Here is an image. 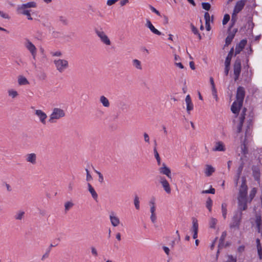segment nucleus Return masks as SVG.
<instances>
[{
	"label": "nucleus",
	"mask_w": 262,
	"mask_h": 262,
	"mask_svg": "<svg viewBox=\"0 0 262 262\" xmlns=\"http://www.w3.org/2000/svg\"><path fill=\"white\" fill-rule=\"evenodd\" d=\"M202 6L204 9L207 11H209L211 8V5L209 3H202Z\"/></svg>",
	"instance_id": "obj_41"
},
{
	"label": "nucleus",
	"mask_w": 262,
	"mask_h": 262,
	"mask_svg": "<svg viewBox=\"0 0 262 262\" xmlns=\"http://www.w3.org/2000/svg\"><path fill=\"white\" fill-rule=\"evenodd\" d=\"M243 167H244V163H242L241 164V165L239 166V167H238V169L237 170V173H236V178H235V180L236 184H237V183H238V181L239 180L240 176H241V174L242 173Z\"/></svg>",
	"instance_id": "obj_29"
},
{
	"label": "nucleus",
	"mask_w": 262,
	"mask_h": 262,
	"mask_svg": "<svg viewBox=\"0 0 262 262\" xmlns=\"http://www.w3.org/2000/svg\"><path fill=\"white\" fill-rule=\"evenodd\" d=\"M146 26L148 27L153 33L158 35H161V32L155 28L149 20H147Z\"/></svg>",
	"instance_id": "obj_20"
},
{
	"label": "nucleus",
	"mask_w": 262,
	"mask_h": 262,
	"mask_svg": "<svg viewBox=\"0 0 262 262\" xmlns=\"http://www.w3.org/2000/svg\"><path fill=\"white\" fill-rule=\"evenodd\" d=\"M243 213L241 211H234L229 224L231 229H239L242 220Z\"/></svg>",
	"instance_id": "obj_1"
},
{
	"label": "nucleus",
	"mask_w": 262,
	"mask_h": 262,
	"mask_svg": "<svg viewBox=\"0 0 262 262\" xmlns=\"http://www.w3.org/2000/svg\"><path fill=\"white\" fill-rule=\"evenodd\" d=\"M191 31L195 35H196L197 34H198L199 33V31L197 29V28L194 26V25H193L192 24H191Z\"/></svg>",
	"instance_id": "obj_56"
},
{
	"label": "nucleus",
	"mask_w": 262,
	"mask_h": 262,
	"mask_svg": "<svg viewBox=\"0 0 262 262\" xmlns=\"http://www.w3.org/2000/svg\"><path fill=\"white\" fill-rule=\"evenodd\" d=\"M215 171V169L210 165H206L205 169V174L207 177L211 176Z\"/></svg>",
	"instance_id": "obj_25"
},
{
	"label": "nucleus",
	"mask_w": 262,
	"mask_h": 262,
	"mask_svg": "<svg viewBox=\"0 0 262 262\" xmlns=\"http://www.w3.org/2000/svg\"><path fill=\"white\" fill-rule=\"evenodd\" d=\"M233 48H231L226 58L225 64H230L231 60L233 54Z\"/></svg>",
	"instance_id": "obj_31"
},
{
	"label": "nucleus",
	"mask_w": 262,
	"mask_h": 262,
	"mask_svg": "<svg viewBox=\"0 0 262 262\" xmlns=\"http://www.w3.org/2000/svg\"><path fill=\"white\" fill-rule=\"evenodd\" d=\"M26 161L33 165L35 164L36 163V155L34 153L27 155Z\"/></svg>",
	"instance_id": "obj_21"
},
{
	"label": "nucleus",
	"mask_w": 262,
	"mask_h": 262,
	"mask_svg": "<svg viewBox=\"0 0 262 262\" xmlns=\"http://www.w3.org/2000/svg\"><path fill=\"white\" fill-rule=\"evenodd\" d=\"M18 13H21L24 15L27 16V18L29 20H32V18L31 16L30 10H18Z\"/></svg>",
	"instance_id": "obj_32"
},
{
	"label": "nucleus",
	"mask_w": 262,
	"mask_h": 262,
	"mask_svg": "<svg viewBox=\"0 0 262 262\" xmlns=\"http://www.w3.org/2000/svg\"><path fill=\"white\" fill-rule=\"evenodd\" d=\"M243 125V123L239 122L237 126V133H239L242 132Z\"/></svg>",
	"instance_id": "obj_55"
},
{
	"label": "nucleus",
	"mask_w": 262,
	"mask_h": 262,
	"mask_svg": "<svg viewBox=\"0 0 262 262\" xmlns=\"http://www.w3.org/2000/svg\"><path fill=\"white\" fill-rule=\"evenodd\" d=\"M85 171L86 172V180L87 181H90L92 180V177L91 175L90 174L89 171L88 170V169H85Z\"/></svg>",
	"instance_id": "obj_52"
},
{
	"label": "nucleus",
	"mask_w": 262,
	"mask_h": 262,
	"mask_svg": "<svg viewBox=\"0 0 262 262\" xmlns=\"http://www.w3.org/2000/svg\"><path fill=\"white\" fill-rule=\"evenodd\" d=\"M133 64L138 70H141L142 69L141 62L138 59H135L133 60Z\"/></svg>",
	"instance_id": "obj_33"
},
{
	"label": "nucleus",
	"mask_w": 262,
	"mask_h": 262,
	"mask_svg": "<svg viewBox=\"0 0 262 262\" xmlns=\"http://www.w3.org/2000/svg\"><path fill=\"white\" fill-rule=\"evenodd\" d=\"M245 96V90L244 87L239 86L237 89L236 94V101L239 103V105H243V101Z\"/></svg>",
	"instance_id": "obj_7"
},
{
	"label": "nucleus",
	"mask_w": 262,
	"mask_h": 262,
	"mask_svg": "<svg viewBox=\"0 0 262 262\" xmlns=\"http://www.w3.org/2000/svg\"><path fill=\"white\" fill-rule=\"evenodd\" d=\"M217 223V220L215 218L211 217L209 222L210 227L214 229Z\"/></svg>",
	"instance_id": "obj_39"
},
{
	"label": "nucleus",
	"mask_w": 262,
	"mask_h": 262,
	"mask_svg": "<svg viewBox=\"0 0 262 262\" xmlns=\"http://www.w3.org/2000/svg\"><path fill=\"white\" fill-rule=\"evenodd\" d=\"M212 94L214 98H215V100L217 101L218 100V97L217 95V90L216 88L212 89Z\"/></svg>",
	"instance_id": "obj_47"
},
{
	"label": "nucleus",
	"mask_w": 262,
	"mask_h": 262,
	"mask_svg": "<svg viewBox=\"0 0 262 262\" xmlns=\"http://www.w3.org/2000/svg\"><path fill=\"white\" fill-rule=\"evenodd\" d=\"M222 216L224 220L227 217V204L226 203H223L221 206Z\"/></svg>",
	"instance_id": "obj_30"
},
{
	"label": "nucleus",
	"mask_w": 262,
	"mask_h": 262,
	"mask_svg": "<svg viewBox=\"0 0 262 262\" xmlns=\"http://www.w3.org/2000/svg\"><path fill=\"white\" fill-rule=\"evenodd\" d=\"M229 20H230V15L228 14H226L224 15L223 19V21H222L223 25H226L229 21Z\"/></svg>",
	"instance_id": "obj_43"
},
{
	"label": "nucleus",
	"mask_w": 262,
	"mask_h": 262,
	"mask_svg": "<svg viewBox=\"0 0 262 262\" xmlns=\"http://www.w3.org/2000/svg\"><path fill=\"white\" fill-rule=\"evenodd\" d=\"M213 150L224 151L225 147L223 143L221 141L216 142L215 147L213 148Z\"/></svg>",
	"instance_id": "obj_26"
},
{
	"label": "nucleus",
	"mask_w": 262,
	"mask_h": 262,
	"mask_svg": "<svg viewBox=\"0 0 262 262\" xmlns=\"http://www.w3.org/2000/svg\"><path fill=\"white\" fill-rule=\"evenodd\" d=\"M248 187L246 185V179L245 177L242 178V184L239 190L240 195H247Z\"/></svg>",
	"instance_id": "obj_12"
},
{
	"label": "nucleus",
	"mask_w": 262,
	"mask_h": 262,
	"mask_svg": "<svg viewBox=\"0 0 262 262\" xmlns=\"http://www.w3.org/2000/svg\"><path fill=\"white\" fill-rule=\"evenodd\" d=\"M237 29H235L233 30L232 32H229L228 36L225 39V46H229L231 42H232L233 39L234 38L236 33L237 32Z\"/></svg>",
	"instance_id": "obj_14"
},
{
	"label": "nucleus",
	"mask_w": 262,
	"mask_h": 262,
	"mask_svg": "<svg viewBox=\"0 0 262 262\" xmlns=\"http://www.w3.org/2000/svg\"><path fill=\"white\" fill-rule=\"evenodd\" d=\"M247 43L246 39H242L241 41L238 43L235 48V55L238 54L240 52L243 50V49L245 48V46Z\"/></svg>",
	"instance_id": "obj_17"
},
{
	"label": "nucleus",
	"mask_w": 262,
	"mask_h": 262,
	"mask_svg": "<svg viewBox=\"0 0 262 262\" xmlns=\"http://www.w3.org/2000/svg\"><path fill=\"white\" fill-rule=\"evenodd\" d=\"M114 214V212L111 213L110 215V219L112 225L114 227H116L120 224V220L116 216H115Z\"/></svg>",
	"instance_id": "obj_22"
},
{
	"label": "nucleus",
	"mask_w": 262,
	"mask_h": 262,
	"mask_svg": "<svg viewBox=\"0 0 262 262\" xmlns=\"http://www.w3.org/2000/svg\"><path fill=\"white\" fill-rule=\"evenodd\" d=\"M64 111L58 107H55L53 109L52 112L50 115L49 121L51 123H54L57 120L60 119L65 116Z\"/></svg>",
	"instance_id": "obj_2"
},
{
	"label": "nucleus",
	"mask_w": 262,
	"mask_h": 262,
	"mask_svg": "<svg viewBox=\"0 0 262 262\" xmlns=\"http://www.w3.org/2000/svg\"><path fill=\"white\" fill-rule=\"evenodd\" d=\"M256 243L257 249H262V247L260 244V239L259 238H257L256 239Z\"/></svg>",
	"instance_id": "obj_60"
},
{
	"label": "nucleus",
	"mask_w": 262,
	"mask_h": 262,
	"mask_svg": "<svg viewBox=\"0 0 262 262\" xmlns=\"http://www.w3.org/2000/svg\"><path fill=\"white\" fill-rule=\"evenodd\" d=\"M0 16L4 18L9 19V16L8 14L4 13L3 11H0Z\"/></svg>",
	"instance_id": "obj_58"
},
{
	"label": "nucleus",
	"mask_w": 262,
	"mask_h": 262,
	"mask_svg": "<svg viewBox=\"0 0 262 262\" xmlns=\"http://www.w3.org/2000/svg\"><path fill=\"white\" fill-rule=\"evenodd\" d=\"M252 176L254 180L256 181H260V169L257 166H253L252 167Z\"/></svg>",
	"instance_id": "obj_15"
},
{
	"label": "nucleus",
	"mask_w": 262,
	"mask_h": 262,
	"mask_svg": "<svg viewBox=\"0 0 262 262\" xmlns=\"http://www.w3.org/2000/svg\"><path fill=\"white\" fill-rule=\"evenodd\" d=\"M238 210L236 211H245L247 209V195H239L238 198Z\"/></svg>",
	"instance_id": "obj_6"
},
{
	"label": "nucleus",
	"mask_w": 262,
	"mask_h": 262,
	"mask_svg": "<svg viewBox=\"0 0 262 262\" xmlns=\"http://www.w3.org/2000/svg\"><path fill=\"white\" fill-rule=\"evenodd\" d=\"M157 217L156 213H151L150 220L153 223H155L156 221Z\"/></svg>",
	"instance_id": "obj_57"
},
{
	"label": "nucleus",
	"mask_w": 262,
	"mask_h": 262,
	"mask_svg": "<svg viewBox=\"0 0 262 262\" xmlns=\"http://www.w3.org/2000/svg\"><path fill=\"white\" fill-rule=\"evenodd\" d=\"M256 223L257 227H258V229H259L261 225V217L260 216L256 217Z\"/></svg>",
	"instance_id": "obj_48"
},
{
	"label": "nucleus",
	"mask_w": 262,
	"mask_h": 262,
	"mask_svg": "<svg viewBox=\"0 0 262 262\" xmlns=\"http://www.w3.org/2000/svg\"><path fill=\"white\" fill-rule=\"evenodd\" d=\"M256 193V190L255 188H253L250 191L249 197L250 198V202H251L255 195Z\"/></svg>",
	"instance_id": "obj_44"
},
{
	"label": "nucleus",
	"mask_w": 262,
	"mask_h": 262,
	"mask_svg": "<svg viewBox=\"0 0 262 262\" xmlns=\"http://www.w3.org/2000/svg\"><path fill=\"white\" fill-rule=\"evenodd\" d=\"M149 8L151 10V11L154 13H155L157 15L160 16V13L159 11H158L155 8H154L153 6L150 5Z\"/></svg>",
	"instance_id": "obj_51"
},
{
	"label": "nucleus",
	"mask_w": 262,
	"mask_h": 262,
	"mask_svg": "<svg viewBox=\"0 0 262 262\" xmlns=\"http://www.w3.org/2000/svg\"><path fill=\"white\" fill-rule=\"evenodd\" d=\"M245 119V114H241V116L239 117V122L244 123Z\"/></svg>",
	"instance_id": "obj_62"
},
{
	"label": "nucleus",
	"mask_w": 262,
	"mask_h": 262,
	"mask_svg": "<svg viewBox=\"0 0 262 262\" xmlns=\"http://www.w3.org/2000/svg\"><path fill=\"white\" fill-rule=\"evenodd\" d=\"M154 155H155V157L156 159H158V158L159 159L160 156L157 151L156 147H154Z\"/></svg>",
	"instance_id": "obj_63"
},
{
	"label": "nucleus",
	"mask_w": 262,
	"mask_h": 262,
	"mask_svg": "<svg viewBox=\"0 0 262 262\" xmlns=\"http://www.w3.org/2000/svg\"><path fill=\"white\" fill-rule=\"evenodd\" d=\"M150 204L151 205L150 206V212L151 213H155L156 211V207L155 206V203L154 202H150Z\"/></svg>",
	"instance_id": "obj_46"
},
{
	"label": "nucleus",
	"mask_w": 262,
	"mask_h": 262,
	"mask_svg": "<svg viewBox=\"0 0 262 262\" xmlns=\"http://www.w3.org/2000/svg\"><path fill=\"white\" fill-rule=\"evenodd\" d=\"M246 3V0H241L238 1L234 7L233 12L232 15V19L231 21H232V24L230 26L229 28V31L231 29V28L233 27L235 19H234V15H236L237 13H238L244 8Z\"/></svg>",
	"instance_id": "obj_3"
},
{
	"label": "nucleus",
	"mask_w": 262,
	"mask_h": 262,
	"mask_svg": "<svg viewBox=\"0 0 262 262\" xmlns=\"http://www.w3.org/2000/svg\"><path fill=\"white\" fill-rule=\"evenodd\" d=\"M35 114L39 118L40 121L43 124H46V120L47 118V114L40 110L35 111Z\"/></svg>",
	"instance_id": "obj_13"
},
{
	"label": "nucleus",
	"mask_w": 262,
	"mask_h": 262,
	"mask_svg": "<svg viewBox=\"0 0 262 262\" xmlns=\"http://www.w3.org/2000/svg\"><path fill=\"white\" fill-rule=\"evenodd\" d=\"M144 141L147 143H149V137L148 134L146 133L144 134Z\"/></svg>",
	"instance_id": "obj_61"
},
{
	"label": "nucleus",
	"mask_w": 262,
	"mask_h": 262,
	"mask_svg": "<svg viewBox=\"0 0 262 262\" xmlns=\"http://www.w3.org/2000/svg\"><path fill=\"white\" fill-rule=\"evenodd\" d=\"M95 33L104 44L107 46L111 45V42L110 39L103 31L101 30L96 29Z\"/></svg>",
	"instance_id": "obj_9"
},
{
	"label": "nucleus",
	"mask_w": 262,
	"mask_h": 262,
	"mask_svg": "<svg viewBox=\"0 0 262 262\" xmlns=\"http://www.w3.org/2000/svg\"><path fill=\"white\" fill-rule=\"evenodd\" d=\"M241 60L237 58L234 62L233 65L234 79L236 81L238 79L241 72Z\"/></svg>",
	"instance_id": "obj_8"
},
{
	"label": "nucleus",
	"mask_w": 262,
	"mask_h": 262,
	"mask_svg": "<svg viewBox=\"0 0 262 262\" xmlns=\"http://www.w3.org/2000/svg\"><path fill=\"white\" fill-rule=\"evenodd\" d=\"M242 106V105H239L237 101H235L231 105V111L234 114H238Z\"/></svg>",
	"instance_id": "obj_24"
},
{
	"label": "nucleus",
	"mask_w": 262,
	"mask_h": 262,
	"mask_svg": "<svg viewBox=\"0 0 262 262\" xmlns=\"http://www.w3.org/2000/svg\"><path fill=\"white\" fill-rule=\"evenodd\" d=\"M18 82L19 85H26L29 84V82L26 78L23 76H20L18 79Z\"/></svg>",
	"instance_id": "obj_35"
},
{
	"label": "nucleus",
	"mask_w": 262,
	"mask_h": 262,
	"mask_svg": "<svg viewBox=\"0 0 262 262\" xmlns=\"http://www.w3.org/2000/svg\"><path fill=\"white\" fill-rule=\"evenodd\" d=\"M134 203L136 209L139 210L140 209V201L138 196L137 195L135 196Z\"/></svg>",
	"instance_id": "obj_38"
},
{
	"label": "nucleus",
	"mask_w": 262,
	"mask_h": 262,
	"mask_svg": "<svg viewBox=\"0 0 262 262\" xmlns=\"http://www.w3.org/2000/svg\"><path fill=\"white\" fill-rule=\"evenodd\" d=\"M241 150H242V153L243 155H246L248 153V149L246 147V145L245 143H243L241 145Z\"/></svg>",
	"instance_id": "obj_42"
},
{
	"label": "nucleus",
	"mask_w": 262,
	"mask_h": 262,
	"mask_svg": "<svg viewBox=\"0 0 262 262\" xmlns=\"http://www.w3.org/2000/svg\"><path fill=\"white\" fill-rule=\"evenodd\" d=\"M213 202L210 198H208L206 202V207L208 209L209 212H211L212 210V206Z\"/></svg>",
	"instance_id": "obj_37"
},
{
	"label": "nucleus",
	"mask_w": 262,
	"mask_h": 262,
	"mask_svg": "<svg viewBox=\"0 0 262 262\" xmlns=\"http://www.w3.org/2000/svg\"><path fill=\"white\" fill-rule=\"evenodd\" d=\"M35 7H36V3L34 2H30L18 6V10H27L26 9L28 8Z\"/></svg>",
	"instance_id": "obj_19"
},
{
	"label": "nucleus",
	"mask_w": 262,
	"mask_h": 262,
	"mask_svg": "<svg viewBox=\"0 0 262 262\" xmlns=\"http://www.w3.org/2000/svg\"><path fill=\"white\" fill-rule=\"evenodd\" d=\"M8 94L9 96L12 98H15L18 95L17 92L13 89L8 90Z\"/></svg>",
	"instance_id": "obj_34"
},
{
	"label": "nucleus",
	"mask_w": 262,
	"mask_h": 262,
	"mask_svg": "<svg viewBox=\"0 0 262 262\" xmlns=\"http://www.w3.org/2000/svg\"><path fill=\"white\" fill-rule=\"evenodd\" d=\"M230 64H225L224 73L226 76H227L228 75L229 71L230 70Z\"/></svg>",
	"instance_id": "obj_49"
},
{
	"label": "nucleus",
	"mask_w": 262,
	"mask_h": 262,
	"mask_svg": "<svg viewBox=\"0 0 262 262\" xmlns=\"http://www.w3.org/2000/svg\"><path fill=\"white\" fill-rule=\"evenodd\" d=\"M74 206V204L71 202H67L64 204L65 211H68L71 208Z\"/></svg>",
	"instance_id": "obj_40"
},
{
	"label": "nucleus",
	"mask_w": 262,
	"mask_h": 262,
	"mask_svg": "<svg viewBox=\"0 0 262 262\" xmlns=\"http://www.w3.org/2000/svg\"><path fill=\"white\" fill-rule=\"evenodd\" d=\"M54 63L56 70L60 73L63 72L69 67L68 61L66 59H55Z\"/></svg>",
	"instance_id": "obj_4"
},
{
	"label": "nucleus",
	"mask_w": 262,
	"mask_h": 262,
	"mask_svg": "<svg viewBox=\"0 0 262 262\" xmlns=\"http://www.w3.org/2000/svg\"><path fill=\"white\" fill-rule=\"evenodd\" d=\"M100 102L102 103L104 107H108L110 105V103L108 99L104 96H100Z\"/></svg>",
	"instance_id": "obj_28"
},
{
	"label": "nucleus",
	"mask_w": 262,
	"mask_h": 262,
	"mask_svg": "<svg viewBox=\"0 0 262 262\" xmlns=\"http://www.w3.org/2000/svg\"><path fill=\"white\" fill-rule=\"evenodd\" d=\"M159 172L160 173L166 176L168 178L172 179L171 170L165 163H163L162 166L159 168Z\"/></svg>",
	"instance_id": "obj_11"
},
{
	"label": "nucleus",
	"mask_w": 262,
	"mask_h": 262,
	"mask_svg": "<svg viewBox=\"0 0 262 262\" xmlns=\"http://www.w3.org/2000/svg\"><path fill=\"white\" fill-rule=\"evenodd\" d=\"M227 235V233L226 231H224L222 232V235L220 238L219 244V249L222 248L223 247L224 245V242L225 240V238ZM219 253V250H218L217 254Z\"/></svg>",
	"instance_id": "obj_27"
},
{
	"label": "nucleus",
	"mask_w": 262,
	"mask_h": 262,
	"mask_svg": "<svg viewBox=\"0 0 262 262\" xmlns=\"http://www.w3.org/2000/svg\"><path fill=\"white\" fill-rule=\"evenodd\" d=\"M215 192V189L211 187V188L209 190H203L202 191V193H211L214 194Z\"/></svg>",
	"instance_id": "obj_45"
},
{
	"label": "nucleus",
	"mask_w": 262,
	"mask_h": 262,
	"mask_svg": "<svg viewBox=\"0 0 262 262\" xmlns=\"http://www.w3.org/2000/svg\"><path fill=\"white\" fill-rule=\"evenodd\" d=\"M91 249L92 255L95 257L97 256L98 254L96 249L94 247H91Z\"/></svg>",
	"instance_id": "obj_50"
},
{
	"label": "nucleus",
	"mask_w": 262,
	"mask_h": 262,
	"mask_svg": "<svg viewBox=\"0 0 262 262\" xmlns=\"http://www.w3.org/2000/svg\"><path fill=\"white\" fill-rule=\"evenodd\" d=\"M185 102L186 103V110L188 114H190L191 111L193 109V105L191 101V97L189 95L186 96L185 98Z\"/></svg>",
	"instance_id": "obj_18"
},
{
	"label": "nucleus",
	"mask_w": 262,
	"mask_h": 262,
	"mask_svg": "<svg viewBox=\"0 0 262 262\" xmlns=\"http://www.w3.org/2000/svg\"><path fill=\"white\" fill-rule=\"evenodd\" d=\"M160 183L165 192L169 194L171 193V188L168 181L164 177H160Z\"/></svg>",
	"instance_id": "obj_10"
},
{
	"label": "nucleus",
	"mask_w": 262,
	"mask_h": 262,
	"mask_svg": "<svg viewBox=\"0 0 262 262\" xmlns=\"http://www.w3.org/2000/svg\"><path fill=\"white\" fill-rule=\"evenodd\" d=\"M198 228L199 225L198 223V221L195 218L192 219V231L193 232V238L194 239H196L198 237Z\"/></svg>",
	"instance_id": "obj_16"
},
{
	"label": "nucleus",
	"mask_w": 262,
	"mask_h": 262,
	"mask_svg": "<svg viewBox=\"0 0 262 262\" xmlns=\"http://www.w3.org/2000/svg\"><path fill=\"white\" fill-rule=\"evenodd\" d=\"M88 190L90 192V193L91 194V195L93 199L97 202L98 199V194L96 191L95 190L94 188L93 187V186L91 185L90 183L88 184Z\"/></svg>",
	"instance_id": "obj_23"
},
{
	"label": "nucleus",
	"mask_w": 262,
	"mask_h": 262,
	"mask_svg": "<svg viewBox=\"0 0 262 262\" xmlns=\"http://www.w3.org/2000/svg\"><path fill=\"white\" fill-rule=\"evenodd\" d=\"M25 212L23 211H18L16 213L14 218L16 220H21L24 217Z\"/></svg>",
	"instance_id": "obj_36"
},
{
	"label": "nucleus",
	"mask_w": 262,
	"mask_h": 262,
	"mask_svg": "<svg viewBox=\"0 0 262 262\" xmlns=\"http://www.w3.org/2000/svg\"><path fill=\"white\" fill-rule=\"evenodd\" d=\"M226 262H236V258L232 255H228V258Z\"/></svg>",
	"instance_id": "obj_53"
},
{
	"label": "nucleus",
	"mask_w": 262,
	"mask_h": 262,
	"mask_svg": "<svg viewBox=\"0 0 262 262\" xmlns=\"http://www.w3.org/2000/svg\"><path fill=\"white\" fill-rule=\"evenodd\" d=\"M258 257L260 260L262 259V249H257Z\"/></svg>",
	"instance_id": "obj_64"
},
{
	"label": "nucleus",
	"mask_w": 262,
	"mask_h": 262,
	"mask_svg": "<svg viewBox=\"0 0 262 262\" xmlns=\"http://www.w3.org/2000/svg\"><path fill=\"white\" fill-rule=\"evenodd\" d=\"M51 55L53 56H58V57H60L62 55V53L60 51H57V52H51Z\"/></svg>",
	"instance_id": "obj_59"
},
{
	"label": "nucleus",
	"mask_w": 262,
	"mask_h": 262,
	"mask_svg": "<svg viewBox=\"0 0 262 262\" xmlns=\"http://www.w3.org/2000/svg\"><path fill=\"white\" fill-rule=\"evenodd\" d=\"M24 46L25 48L30 52L33 58L35 59L37 54V48L36 47L29 39L27 38L25 39Z\"/></svg>",
	"instance_id": "obj_5"
},
{
	"label": "nucleus",
	"mask_w": 262,
	"mask_h": 262,
	"mask_svg": "<svg viewBox=\"0 0 262 262\" xmlns=\"http://www.w3.org/2000/svg\"><path fill=\"white\" fill-rule=\"evenodd\" d=\"M204 18L205 19V23L210 22V17L209 13L205 12L204 14Z\"/></svg>",
	"instance_id": "obj_54"
}]
</instances>
